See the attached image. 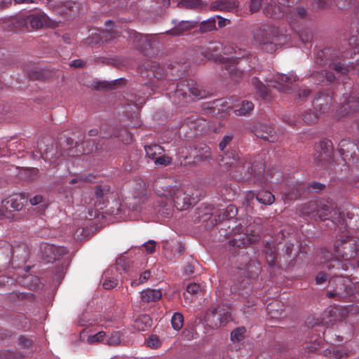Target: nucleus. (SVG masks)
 <instances>
[{
    "mask_svg": "<svg viewBox=\"0 0 359 359\" xmlns=\"http://www.w3.org/2000/svg\"><path fill=\"white\" fill-rule=\"evenodd\" d=\"M157 192L158 211L165 217H170L175 208L178 210H184L195 203L192 191L188 188L163 186L157 189Z\"/></svg>",
    "mask_w": 359,
    "mask_h": 359,
    "instance_id": "obj_1",
    "label": "nucleus"
},
{
    "mask_svg": "<svg viewBox=\"0 0 359 359\" xmlns=\"http://www.w3.org/2000/svg\"><path fill=\"white\" fill-rule=\"evenodd\" d=\"M359 239L350 236H340L334 244V254L326 252L324 258L326 259L325 265L328 269H341L344 271L348 269V266L355 267L353 262L358 252Z\"/></svg>",
    "mask_w": 359,
    "mask_h": 359,
    "instance_id": "obj_2",
    "label": "nucleus"
},
{
    "mask_svg": "<svg viewBox=\"0 0 359 359\" xmlns=\"http://www.w3.org/2000/svg\"><path fill=\"white\" fill-rule=\"evenodd\" d=\"M202 54L210 60H219L223 63L224 68L233 79L240 77L242 71L236 66L241 67L238 60H241L246 55V51L234 47L222 48V45L217 41L209 43L203 48Z\"/></svg>",
    "mask_w": 359,
    "mask_h": 359,
    "instance_id": "obj_3",
    "label": "nucleus"
},
{
    "mask_svg": "<svg viewBox=\"0 0 359 359\" xmlns=\"http://www.w3.org/2000/svg\"><path fill=\"white\" fill-rule=\"evenodd\" d=\"M330 286L333 290L327 291L328 297H334L337 299H342L355 293L359 295V283H353L347 277L341 276L332 277L329 280Z\"/></svg>",
    "mask_w": 359,
    "mask_h": 359,
    "instance_id": "obj_4",
    "label": "nucleus"
},
{
    "mask_svg": "<svg viewBox=\"0 0 359 359\" xmlns=\"http://www.w3.org/2000/svg\"><path fill=\"white\" fill-rule=\"evenodd\" d=\"M302 213L306 215L311 218L317 217L321 220L332 219L335 222L340 218L341 213H337L334 211L332 214L330 210V207L324 202L312 201L306 204L302 209Z\"/></svg>",
    "mask_w": 359,
    "mask_h": 359,
    "instance_id": "obj_5",
    "label": "nucleus"
},
{
    "mask_svg": "<svg viewBox=\"0 0 359 359\" xmlns=\"http://www.w3.org/2000/svg\"><path fill=\"white\" fill-rule=\"evenodd\" d=\"M191 97L202 99L205 97V93L199 90L193 82L183 81L177 83L172 101L176 104L189 102Z\"/></svg>",
    "mask_w": 359,
    "mask_h": 359,
    "instance_id": "obj_6",
    "label": "nucleus"
},
{
    "mask_svg": "<svg viewBox=\"0 0 359 359\" xmlns=\"http://www.w3.org/2000/svg\"><path fill=\"white\" fill-rule=\"evenodd\" d=\"M337 53L330 48H325L317 53L316 63L319 65H327L334 69L337 72L346 74L353 70L352 66L342 67L339 64L334 63Z\"/></svg>",
    "mask_w": 359,
    "mask_h": 359,
    "instance_id": "obj_7",
    "label": "nucleus"
},
{
    "mask_svg": "<svg viewBox=\"0 0 359 359\" xmlns=\"http://www.w3.org/2000/svg\"><path fill=\"white\" fill-rule=\"evenodd\" d=\"M276 32L274 27L264 25L255 32L254 37L263 46L262 49L264 50L273 53L276 50V45L273 41Z\"/></svg>",
    "mask_w": 359,
    "mask_h": 359,
    "instance_id": "obj_8",
    "label": "nucleus"
},
{
    "mask_svg": "<svg viewBox=\"0 0 359 359\" xmlns=\"http://www.w3.org/2000/svg\"><path fill=\"white\" fill-rule=\"evenodd\" d=\"M297 81V76L293 73L287 75L277 74L271 80L266 81L268 85L279 89L281 92L288 93L293 89V83Z\"/></svg>",
    "mask_w": 359,
    "mask_h": 359,
    "instance_id": "obj_9",
    "label": "nucleus"
},
{
    "mask_svg": "<svg viewBox=\"0 0 359 359\" xmlns=\"http://www.w3.org/2000/svg\"><path fill=\"white\" fill-rule=\"evenodd\" d=\"M357 310L356 306H350L348 307H332L326 311L324 313L329 319L325 321L326 324H333L337 320H349V316Z\"/></svg>",
    "mask_w": 359,
    "mask_h": 359,
    "instance_id": "obj_10",
    "label": "nucleus"
},
{
    "mask_svg": "<svg viewBox=\"0 0 359 359\" xmlns=\"http://www.w3.org/2000/svg\"><path fill=\"white\" fill-rule=\"evenodd\" d=\"M146 156L154 161L156 165L166 166L171 163V158L163 154L164 149L158 144L144 147Z\"/></svg>",
    "mask_w": 359,
    "mask_h": 359,
    "instance_id": "obj_11",
    "label": "nucleus"
},
{
    "mask_svg": "<svg viewBox=\"0 0 359 359\" xmlns=\"http://www.w3.org/2000/svg\"><path fill=\"white\" fill-rule=\"evenodd\" d=\"M215 318L219 322H215V325L216 326H224L231 320V315L228 308L224 309V306L211 308L206 315V321L215 323Z\"/></svg>",
    "mask_w": 359,
    "mask_h": 359,
    "instance_id": "obj_12",
    "label": "nucleus"
},
{
    "mask_svg": "<svg viewBox=\"0 0 359 359\" xmlns=\"http://www.w3.org/2000/svg\"><path fill=\"white\" fill-rule=\"evenodd\" d=\"M43 257L48 262H52L67 254V250L65 247L57 246L53 244L43 243L40 247Z\"/></svg>",
    "mask_w": 359,
    "mask_h": 359,
    "instance_id": "obj_13",
    "label": "nucleus"
},
{
    "mask_svg": "<svg viewBox=\"0 0 359 359\" xmlns=\"http://www.w3.org/2000/svg\"><path fill=\"white\" fill-rule=\"evenodd\" d=\"M29 25L32 29H37L42 27H50L54 25L48 17L41 12L28 15Z\"/></svg>",
    "mask_w": 359,
    "mask_h": 359,
    "instance_id": "obj_14",
    "label": "nucleus"
},
{
    "mask_svg": "<svg viewBox=\"0 0 359 359\" xmlns=\"http://www.w3.org/2000/svg\"><path fill=\"white\" fill-rule=\"evenodd\" d=\"M102 286L106 290L114 288L118 284V271L115 267L106 270L102 277Z\"/></svg>",
    "mask_w": 359,
    "mask_h": 359,
    "instance_id": "obj_15",
    "label": "nucleus"
},
{
    "mask_svg": "<svg viewBox=\"0 0 359 359\" xmlns=\"http://www.w3.org/2000/svg\"><path fill=\"white\" fill-rule=\"evenodd\" d=\"M8 24L11 26V30L14 32L29 30V20L28 15H19L15 17H11Z\"/></svg>",
    "mask_w": 359,
    "mask_h": 359,
    "instance_id": "obj_16",
    "label": "nucleus"
},
{
    "mask_svg": "<svg viewBox=\"0 0 359 359\" xmlns=\"http://www.w3.org/2000/svg\"><path fill=\"white\" fill-rule=\"evenodd\" d=\"M156 35L154 34H142L140 33L134 32V42L136 43V48L140 50H145L151 48L152 42L154 41Z\"/></svg>",
    "mask_w": 359,
    "mask_h": 359,
    "instance_id": "obj_17",
    "label": "nucleus"
},
{
    "mask_svg": "<svg viewBox=\"0 0 359 359\" xmlns=\"http://www.w3.org/2000/svg\"><path fill=\"white\" fill-rule=\"evenodd\" d=\"M255 135L257 137L271 142H276L278 140L273 129L266 125L259 126V127L255 130Z\"/></svg>",
    "mask_w": 359,
    "mask_h": 359,
    "instance_id": "obj_18",
    "label": "nucleus"
},
{
    "mask_svg": "<svg viewBox=\"0 0 359 359\" xmlns=\"http://www.w3.org/2000/svg\"><path fill=\"white\" fill-rule=\"evenodd\" d=\"M196 22L194 21L182 20L177 25V26L174 27L172 29L166 31L165 33L173 36H180L185 32L194 28Z\"/></svg>",
    "mask_w": 359,
    "mask_h": 359,
    "instance_id": "obj_19",
    "label": "nucleus"
},
{
    "mask_svg": "<svg viewBox=\"0 0 359 359\" xmlns=\"http://www.w3.org/2000/svg\"><path fill=\"white\" fill-rule=\"evenodd\" d=\"M359 107V100L356 96L347 97L341 107V115H347L355 111Z\"/></svg>",
    "mask_w": 359,
    "mask_h": 359,
    "instance_id": "obj_20",
    "label": "nucleus"
},
{
    "mask_svg": "<svg viewBox=\"0 0 359 359\" xmlns=\"http://www.w3.org/2000/svg\"><path fill=\"white\" fill-rule=\"evenodd\" d=\"M161 297V291L156 289L147 288L140 293V298L144 302H156L160 299Z\"/></svg>",
    "mask_w": 359,
    "mask_h": 359,
    "instance_id": "obj_21",
    "label": "nucleus"
},
{
    "mask_svg": "<svg viewBox=\"0 0 359 359\" xmlns=\"http://www.w3.org/2000/svg\"><path fill=\"white\" fill-rule=\"evenodd\" d=\"M106 334L103 331L98 332L93 334H88V332L83 330L80 333V338L82 341H86L89 344L100 342L104 340Z\"/></svg>",
    "mask_w": 359,
    "mask_h": 359,
    "instance_id": "obj_22",
    "label": "nucleus"
},
{
    "mask_svg": "<svg viewBox=\"0 0 359 359\" xmlns=\"http://www.w3.org/2000/svg\"><path fill=\"white\" fill-rule=\"evenodd\" d=\"M238 6L236 0H217L213 4V8L225 11H233Z\"/></svg>",
    "mask_w": 359,
    "mask_h": 359,
    "instance_id": "obj_23",
    "label": "nucleus"
},
{
    "mask_svg": "<svg viewBox=\"0 0 359 359\" xmlns=\"http://www.w3.org/2000/svg\"><path fill=\"white\" fill-rule=\"evenodd\" d=\"M27 200V197L23 194H15L7 201V203H10L11 208L14 210H20Z\"/></svg>",
    "mask_w": 359,
    "mask_h": 359,
    "instance_id": "obj_24",
    "label": "nucleus"
},
{
    "mask_svg": "<svg viewBox=\"0 0 359 359\" xmlns=\"http://www.w3.org/2000/svg\"><path fill=\"white\" fill-rule=\"evenodd\" d=\"M152 325L151 318L147 315L140 316L135 321V327L140 331H144Z\"/></svg>",
    "mask_w": 359,
    "mask_h": 359,
    "instance_id": "obj_25",
    "label": "nucleus"
},
{
    "mask_svg": "<svg viewBox=\"0 0 359 359\" xmlns=\"http://www.w3.org/2000/svg\"><path fill=\"white\" fill-rule=\"evenodd\" d=\"M256 198L260 203L264 205H271L275 201L274 196L271 192L266 191H259L257 194Z\"/></svg>",
    "mask_w": 359,
    "mask_h": 359,
    "instance_id": "obj_26",
    "label": "nucleus"
},
{
    "mask_svg": "<svg viewBox=\"0 0 359 359\" xmlns=\"http://www.w3.org/2000/svg\"><path fill=\"white\" fill-rule=\"evenodd\" d=\"M252 85L254 88L256 89L257 93L264 100L268 99L267 94V88L262 83L261 81H259L257 78H253L252 80Z\"/></svg>",
    "mask_w": 359,
    "mask_h": 359,
    "instance_id": "obj_27",
    "label": "nucleus"
},
{
    "mask_svg": "<svg viewBox=\"0 0 359 359\" xmlns=\"http://www.w3.org/2000/svg\"><path fill=\"white\" fill-rule=\"evenodd\" d=\"M254 108V104L249 101H243L241 107L236 109L234 113L237 116H245L248 114Z\"/></svg>",
    "mask_w": 359,
    "mask_h": 359,
    "instance_id": "obj_28",
    "label": "nucleus"
},
{
    "mask_svg": "<svg viewBox=\"0 0 359 359\" xmlns=\"http://www.w3.org/2000/svg\"><path fill=\"white\" fill-rule=\"evenodd\" d=\"M264 12L266 15L273 18H280L283 11H281L280 6L276 5H270L264 8Z\"/></svg>",
    "mask_w": 359,
    "mask_h": 359,
    "instance_id": "obj_29",
    "label": "nucleus"
},
{
    "mask_svg": "<svg viewBox=\"0 0 359 359\" xmlns=\"http://www.w3.org/2000/svg\"><path fill=\"white\" fill-rule=\"evenodd\" d=\"M184 323V317L180 313H175L171 319L172 326L174 330H180Z\"/></svg>",
    "mask_w": 359,
    "mask_h": 359,
    "instance_id": "obj_30",
    "label": "nucleus"
},
{
    "mask_svg": "<svg viewBox=\"0 0 359 359\" xmlns=\"http://www.w3.org/2000/svg\"><path fill=\"white\" fill-rule=\"evenodd\" d=\"M122 339V334L120 332H114L107 339L106 344L110 346L118 345Z\"/></svg>",
    "mask_w": 359,
    "mask_h": 359,
    "instance_id": "obj_31",
    "label": "nucleus"
},
{
    "mask_svg": "<svg viewBox=\"0 0 359 359\" xmlns=\"http://www.w3.org/2000/svg\"><path fill=\"white\" fill-rule=\"evenodd\" d=\"M313 76L317 77L319 82L327 81L330 83L334 81L335 76L332 73L325 72V74L323 72H316L313 73Z\"/></svg>",
    "mask_w": 359,
    "mask_h": 359,
    "instance_id": "obj_32",
    "label": "nucleus"
},
{
    "mask_svg": "<svg viewBox=\"0 0 359 359\" xmlns=\"http://www.w3.org/2000/svg\"><path fill=\"white\" fill-rule=\"evenodd\" d=\"M202 32H210L216 29V20L214 18L203 21L200 27Z\"/></svg>",
    "mask_w": 359,
    "mask_h": 359,
    "instance_id": "obj_33",
    "label": "nucleus"
},
{
    "mask_svg": "<svg viewBox=\"0 0 359 359\" xmlns=\"http://www.w3.org/2000/svg\"><path fill=\"white\" fill-rule=\"evenodd\" d=\"M325 355H330L334 359H341L346 355V353L339 348H332L331 349H327L325 351Z\"/></svg>",
    "mask_w": 359,
    "mask_h": 359,
    "instance_id": "obj_34",
    "label": "nucleus"
},
{
    "mask_svg": "<svg viewBox=\"0 0 359 359\" xmlns=\"http://www.w3.org/2000/svg\"><path fill=\"white\" fill-rule=\"evenodd\" d=\"M245 332V328L238 327L231 332V339L233 341H239L243 338L244 333Z\"/></svg>",
    "mask_w": 359,
    "mask_h": 359,
    "instance_id": "obj_35",
    "label": "nucleus"
},
{
    "mask_svg": "<svg viewBox=\"0 0 359 359\" xmlns=\"http://www.w3.org/2000/svg\"><path fill=\"white\" fill-rule=\"evenodd\" d=\"M150 276H151V273L149 271L147 270V271H144L140 275L138 280L135 279V280H132L131 285L132 286H137L140 284H142V283L146 282L150 278Z\"/></svg>",
    "mask_w": 359,
    "mask_h": 359,
    "instance_id": "obj_36",
    "label": "nucleus"
},
{
    "mask_svg": "<svg viewBox=\"0 0 359 359\" xmlns=\"http://www.w3.org/2000/svg\"><path fill=\"white\" fill-rule=\"evenodd\" d=\"M201 286L197 283H190L187 287V292L191 295L198 294L201 292Z\"/></svg>",
    "mask_w": 359,
    "mask_h": 359,
    "instance_id": "obj_37",
    "label": "nucleus"
},
{
    "mask_svg": "<svg viewBox=\"0 0 359 359\" xmlns=\"http://www.w3.org/2000/svg\"><path fill=\"white\" fill-rule=\"evenodd\" d=\"M145 196V185L141 182L138 184V193L136 194L135 192L133 194V197L135 200H137L138 203L143 201V198Z\"/></svg>",
    "mask_w": 359,
    "mask_h": 359,
    "instance_id": "obj_38",
    "label": "nucleus"
},
{
    "mask_svg": "<svg viewBox=\"0 0 359 359\" xmlns=\"http://www.w3.org/2000/svg\"><path fill=\"white\" fill-rule=\"evenodd\" d=\"M237 213V209L233 205H229L223 215V219L233 218Z\"/></svg>",
    "mask_w": 359,
    "mask_h": 359,
    "instance_id": "obj_39",
    "label": "nucleus"
},
{
    "mask_svg": "<svg viewBox=\"0 0 359 359\" xmlns=\"http://www.w3.org/2000/svg\"><path fill=\"white\" fill-rule=\"evenodd\" d=\"M146 344L150 348H157L160 346V341L158 337L151 335L147 339Z\"/></svg>",
    "mask_w": 359,
    "mask_h": 359,
    "instance_id": "obj_40",
    "label": "nucleus"
},
{
    "mask_svg": "<svg viewBox=\"0 0 359 359\" xmlns=\"http://www.w3.org/2000/svg\"><path fill=\"white\" fill-rule=\"evenodd\" d=\"M317 113L308 112L303 116V120L309 124L314 123L317 120Z\"/></svg>",
    "mask_w": 359,
    "mask_h": 359,
    "instance_id": "obj_41",
    "label": "nucleus"
},
{
    "mask_svg": "<svg viewBox=\"0 0 359 359\" xmlns=\"http://www.w3.org/2000/svg\"><path fill=\"white\" fill-rule=\"evenodd\" d=\"M143 246L144 247L146 251L148 253H154L156 250V243L153 240H149L147 242H145L143 244Z\"/></svg>",
    "mask_w": 359,
    "mask_h": 359,
    "instance_id": "obj_42",
    "label": "nucleus"
},
{
    "mask_svg": "<svg viewBox=\"0 0 359 359\" xmlns=\"http://www.w3.org/2000/svg\"><path fill=\"white\" fill-rule=\"evenodd\" d=\"M232 135H225L221 142L219 144V147L221 151H224V149L226 147L227 144L231 141L232 140Z\"/></svg>",
    "mask_w": 359,
    "mask_h": 359,
    "instance_id": "obj_43",
    "label": "nucleus"
},
{
    "mask_svg": "<svg viewBox=\"0 0 359 359\" xmlns=\"http://www.w3.org/2000/svg\"><path fill=\"white\" fill-rule=\"evenodd\" d=\"M262 5V0H250V10L251 13L257 11Z\"/></svg>",
    "mask_w": 359,
    "mask_h": 359,
    "instance_id": "obj_44",
    "label": "nucleus"
},
{
    "mask_svg": "<svg viewBox=\"0 0 359 359\" xmlns=\"http://www.w3.org/2000/svg\"><path fill=\"white\" fill-rule=\"evenodd\" d=\"M94 178H95V177L92 175H83L79 178V180H82L85 182H93ZM78 181H79V179L75 178V179H72L69 182L73 184V183L77 182Z\"/></svg>",
    "mask_w": 359,
    "mask_h": 359,
    "instance_id": "obj_45",
    "label": "nucleus"
},
{
    "mask_svg": "<svg viewBox=\"0 0 359 359\" xmlns=\"http://www.w3.org/2000/svg\"><path fill=\"white\" fill-rule=\"evenodd\" d=\"M108 191L107 187L102 188L101 187H97L95 191V195L97 199L100 198L104 194Z\"/></svg>",
    "mask_w": 359,
    "mask_h": 359,
    "instance_id": "obj_46",
    "label": "nucleus"
},
{
    "mask_svg": "<svg viewBox=\"0 0 359 359\" xmlns=\"http://www.w3.org/2000/svg\"><path fill=\"white\" fill-rule=\"evenodd\" d=\"M133 210L129 215L130 219H137L140 217V210L137 207L133 206Z\"/></svg>",
    "mask_w": 359,
    "mask_h": 359,
    "instance_id": "obj_47",
    "label": "nucleus"
},
{
    "mask_svg": "<svg viewBox=\"0 0 359 359\" xmlns=\"http://www.w3.org/2000/svg\"><path fill=\"white\" fill-rule=\"evenodd\" d=\"M327 279V275L323 272H320L316 277V284H321L324 283Z\"/></svg>",
    "mask_w": 359,
    "mask_h": 359,
    "instance_id": "obj_48",
    "label": "nucleus"
},
{
    "mask_svg": "<svg viewBox=\"0 0 359 359\" xmlns=\"http://www.w3.org/2000/svg\"><path fill=\"white\" fill-rule=\"evenodd\" d=\"M42 201L41 196L36 195L29 199V202L32 205H36L41 203Z\"/></svg>",
    "mask_w": 359,
    "mask_h": 359,
    "instance_id": "obj_49",
    "label": "nucleus"
},
{
    "mask_svg": "<svg viewBox=\"0 0 359 359\" xmlns=\"http://www.w3.org/2000/svg\"><path fill=\"white\" fill-rule=\"evenodd\" d=\"M313 105L314 106H320V108L319 109L320 112H324L325 111V109H327V106L325 105L323 108V109H322L321 106L323 105V103L321 102V99L320 97H316L315 98V100H314V102H313Z\"/></svg>",
    "mask_w": 359,
    "mask_h": 359,
    "instance_id": "obj_50",
    "label": "nucleus"
},
{
    "mask_svg": "<svg viewBox=\"0 0 359 359\" xmlns=\"http://www.w3.org/2000/svg\"><path fill=\"white\" fill-rule=\"evenodd\" d=\"M126 133V137H122L121 135H118L121 140V141L123 142H124L125 144H128L131 140H132V136L130 134L128 133L126 131H125Z\"/></svg>",
    "mask_w": 359,
    "mask_h": 359,
    "instance_id": "obj_51",
    "label": "nucleus"
},
{
    "mask_svg": "<svg viewBox=\"0 0 359 359\" xmlns=\"http://www.w3.org/2000/svg\"><path fill=\"white\" fill-rule=\"evenodd\" d=\"M20 342L21 346L23 347H28L31 344L30 341L24 337H21L20 338Z\"/></svg>",
    "mask_w": 359,
    "mask_h": 359,
    "instance_id": "obj_52",
    "label": "nucleus"
},
{
    "mask_svg": "<svg viewBox=\"0 0 359 359\" xmlns=\"http://www.w3.org/2000/svg\"><path fill=\"white\" fill-rule=\"evenodd\" d=\"M217 19H219V21H218L219 27H223L229 23V20L227 19H220V18L219 16H217Z\"/></svg>",
    "mask_w": 359,
    "mask_h": 359,
    "instance_id": "obj_53",
    "label": "nucleus"
},
{
    "mask_svg": "<svg viewBox=\"0 0 359 359\" xmlns=\"http://www.w3.org/2000/svg\"><path fill=\"white\" fill-rule=\"evenodd\" d=\"M310 90L309 89H304L299 92L298 95L299 97H305L309 95Z\"/></svg>",
    "mask_w": 359,
    "mask_h": 359,
    "instance_id": "obj_54",
    "label": "nucleus"
},
{
    "mask_svg": "<svg viewBox=\"0 0 359 359\" xmlns=\"http://www.w3.org/2000/svg\"><path fill=\"white\" fill-rule=\"evenodd\" d=\"M84 65L83 62L82 60H76L72 61V66L75 67H83Z\"/></svg>",
    "mask_w": 359,
    "mask_h": 359,
    "instance_id": "obj_55",
    "label": "nucleus"
},
{
    "mask_svg": "<svg viewBox=\"0 0 359 359\" xmlns=\"http://www.w3.org/2000/svg\"><path fill=\"white\" fill-rule=\"evenodd\" d=\"M311 187H312L314 189H318L320 190L323 187V184L318 183V182H313L311 184Z\"/></svg>",
    "mask_w": 359,
    "mask_h": 359,
    "instance_id": "obj_56",
    "label": "nucleus"
},
{
    "mask_svg": "<svg viewBox=\"0 0 359 359\" xmlns=\"http://www.w3.org/2000/svg\"><path fill=\"white\" fill-rule=\"evenodd\" d=\"M297 12V15L300 18L304 17L306 14V10L304 8H298Z\"/></svg>",
    "mask_w": 359,
    "mask_h": 359,
    "instance_id": "obj_57",
    "label": "nucleus"
},
{
    "mask_svg": "<svg viewBox=\"0 0 359 359\" xmlns=\"http://www.w3.org/2000/svg\"><path fill=\"white\" fill-rule=\"evenodd\" d=\"M15 4H30L35 3L34 0H14Z\"/></svg>",
    "mask_w": 359,
    "mask_h": 359,
    "instance_id": "obj_58",
    "label": "nucleus"
},
{
    "mask_svg": "<svg viewBox=\"0 0 359 359\" xmlns=\"http://www.w3.org/2000/svg\"><path fill=\"white\" fill-rule=\"evenodd\" d=\"M232 158L234 161H236L238 159V154H233Z\"/></svg>",
    "mask_w": 359,
    "mask_h": 359,
    "instance_id": "obj_59",
    "label": "nucleus"
},
{
    "mask_svg": "<svg viewBox=\"0 0 359 359\" xmlns=\"http://www.w3.org/2000/svg\"><path fill=\"white\" fill-rule=\"evenodd\" d=\"M283 121H284L285 122L288 123V124H290V125H292V124H293V122H292V121H289V120H287V119H286V117H285V118H283Z\"/></svg>",
    "mask_w": 359,
    "mask_h": 359,
    "instance_id": "obj_60",
    "label": "nucleus"
},
{
    "mask_svg": "<svg viewBox=\"0 0 359 359\" xmlns=\"http://www.w3.org/2000/svg\"><path fill=\"white\" fill-rule=\"evenodd\" d=\"M96 134V131L95 130H91L89 131L90 135H95Z\"/></svg>",
    "mask_w": 359,
    "mask_h": 359,
    "instance_id": "obj_61",
    "label": "nucleus"
},
{
    "mask_svg": "<svg viewBox=\"0 0 359 359\" xmlns=\"http://www.w3.org/2000/svg\"><path fill=\"white\" fill-rule=\"evenodd\" d=\"M185 299H186V301L187 302H191L192 299L191 298H189V297H185Z\"/></svg>",
    "mask_w": 359,
    "mask_h": 359,
    "instance_id": "obj_62",
    "label": "nucleus"
},
{
    "mask_svg": "<svg viewBox=\"0 0 359 359\" xmlns=\"http://www.w3.org/2000/svg\"><path fill=\"white\" fill-rule=\"evenodd\" d=\"M225 164H226V165H229V166L231 167V166L232 165V164H233V162H231H231L226 161V162H225Z\"/></svg>",
    "mask_w": 359,
    "mask_h": 359,
    "instance_id": "obj_63",
    "label": "nucleus"
},
{
    "mask_svg": "<svg viewBox=\"0 0 359 359\" xmlns=\"http://www.w3.org/2000/svg\"><path fill=\"white\" fill-rule=\"evenodd\" d=\"M4 216V212H2V210H0V218L3 217Z\"/></svg>",
    "mask_w": 359,
    "mask_h": 359,
    "instance_id": "obj_64",
    "label": "nucleus"
}]
</instances>
